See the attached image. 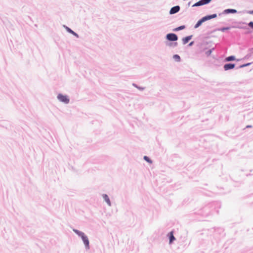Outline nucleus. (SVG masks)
<instances>
[{"label": "nucleus", "instance_id": "10", "mask_svg": "<svg viewBox=\"0 0 253 253\" xmlns=\"http://www.w3.org/2000/svg\"><path fill=\"white\" fill-rule=\"evenodd\" d=\"M224 12L225 13H235L237 12V10L234 9H227L224 10Z\"/></svg>", "mask_w": 253, "mask_h": 253}, {"label": "nucleus", "instance_id": "7", "mask_svg": "<svg viewBox=\"0 0 253 253\" xmlns=\"http://www.w3.org/2000/svg\"><path fill=\"white\" fill-rule=\"evenodd\" d=\"M235 65L234 64H226L224 66V69L225 70H228L229 69H233L235 67Z\"/></svg>", "mask_w": 253, "mask_h": 253}, {"label": "nucleus", "instance_id": "3", "mask_svg": "<svg viewBox=\"0 0 253 253\" xmlns=\"http://www.w3.org/2000/svg\"><path fill=\"white\" fill-rule=\"evenodd\" d=\"M57 98L61 102L65 103H68L69 102V99L66 95H63L62 94H59L57 96Z\"/></svg>", "mask_w": 253, "mask_h": 253}, {"label": "nucleus", "instance_id": "19", "mask_svg": "<svg viewBox=\"0 0 253 253\" xmlns=\"http://www.w3.org/2000/svg\"><path fill=\"white\" fill-rule=\"evenodd\" d=\"M229 29V27H226V28H223L222 29H221V31L224 32L225 30H228Z\"/></svg>", "mask_w": 253, "mask_h": 253}, {"label": "nucleus", "instance_id": "21", "mask_svg": "<svg viewBox=\"0 0 253 253\" xmlns=\"http://www.w3.org/2000/svg\"><path fill=\"white\" fill-rule=\"evenodd\" d=\"M251 127V126H247V127Z\"/></svg>", "mask_w": 253, "mask_h": 253}, {"label": "nucleus", "instance_id": "20", "mask_svg": "<svg viewBox=\"0 0 253 253\" xmlns=\"http://www.w3.org/2000/svg\"><path fill=\"white\" fill-rule=\"evenodd\" d=\"M249 64H246V65H242V66H241V67H245V66H247V65H249Z\"/></svg>", "mask_w": 253, "mask_h": 253}, {"label": "nucleus", "instance_id": "12", "mask_svg": "<svg viewBox=\"0 0 253 253\" xmlns=\"http://www.w3.org/2000/svg\"><path fill=\"white\" fill-rule=\"evenodd\" d=\"M66 30H67V31L68 32H69V33H70L72 34L73 35H74V36H76L77 37H78V34H76V33H75L73 31H72V30L71 29H70L69 28H68V27H66Z\"/></svg>", "mask_w": 253, "mask_h": 253}, {"label": "nucleus", "instance_id": "8", "mask_svg": "<svg viewBox=\"0 0 253 253\" xmlns=\"http://www.w3.org/2000/svg\"><path fill=\"white\" fill-rule=\"evenodd\" d=\"M169 244H171L174 240H175V238L173 236V233L172 231L170 232L169 234Z\"/></svg>", "mask_w": 253, "mask_h": 253}, {"label": "nucleus", "instance_id": "2", "mask_svg": "<svg viewBox=\"0 0 253 253\" xmlns=\"http://www.w3.org/2000/svg\"><path fill=\"white\" fill-rule=\"evenodd\" d=\"M216 16L217 15L216 14H213L211 15L206 16L203 17L201 19H200L197 22L196 24L195 25V28H197L198 27H199L205 21L210 20L212 18H215L216 17Z\"/></svg>", "mask_w": 253, "mask_h": 253}, {"label": "nucleus", "instance_id": "17", "mask_svg": "<svg viewBox=\"0 0 253 253\" xmlns=\"http://www.w3.org/2000/svg\"><path fill=\"white\" fill-rule=\"evenodd\" d=\"M248 25L250 27L253 29V22H250Z\"/></svg>", "mask_w": 253, "mask_h": 253}, {"label": "nucleus", "instance_id": "13", "mask_svg": "<svg viewBox=\"0 0 253 253\" xmlns=\"http://www.w3.org/2000/svg\"><path fill=\"white\" fill-rule=\"evenodd\" d=\"M235 60V58L233 56H230L226 58V61H234Z\"/></svg>", "mask_w": 253, "mask_h": 253}, {"label": "nucleus", "instance_id": "1", "mask_svg": "<svg viewBox=\"0 0 253 253\" xmlns=\"http://www.w3.org/2000/svg\"><path fill=\"white\" fill-rule=\"evenodd\" d=\"M73 231L77 234H78L79 236H80L82 238L86 248L87 249H89V241L88 240L87 236H85L83 232H81L78 230L74 229Z\"/></svg>", "mask_w": 253, "mask_h": 253}, {"label": "nucleus", "instance_id": "15", "mask_svg": "<svg viewBox=\"0 0 253 253\" xmlns=\"http://www.w3.org/2000/svg\"><path fill=\"white\" fill-rule=\"evenodd\" d=\"M173 58L174 59H175L176 61H180V56L178 55H174L173 56Z\"/></svg>", "mask_w": 253, "mask_h": 253}, {"label": "nucleus", "instance_id": "11", "mask_svg": "<svg viewBox=\"0 0 253 253\" xmlns=\"http://www.w3.org/2000/svg\"><path fill=\"white\" fill-rule=\"evenodd\" d=\"M191 39V36H188L183 39V42L184 44L187 43Z\"/></svg>", "mask_w": 253, "mask_h": 253}, {"label": "nucleus", "instance_id": "6", "mask_svg": "<svg viewBox=\"0 0 253 253\" xmlns=\"http://www.w3.org/2000/svg\"><path fill=\"white\" fill-rule=\"evenodd\" d=\"M180 7L179 6H175L171 8L169 13L171 14H174L179 11Z\"/></svg>", "mask_w": 253, "mask_h": 253}, {"label": "nucleus", "instance_id": "14", "mask_svg": "<svg viewBox=\"0 0 253 253\" xmlns=\"http://www.w3.org/2000/svg\"><path fill=\"white\" fill-rule=\"evenodd\" d=\"M144 159L150 164L152 163V161L147 156H145L144 157Z\"/></svg>", "mask_w": 253, "mask_h": 253}, {"label": "nucleus", "instance_id": "9", "mask_svg": "<svg viewBox=\"0 0 253 253\" xmlns=\"http://www.w3.org/2000/svg\"><path fill=\"white\" fill-rule=\"evenodd\" d=\"M103 198L109 206H111V202L108 196L106 194L103 195Z\"/></svg>", "mask_w": 253, "mask_h": 253}, {"label": "nucleus", "instance_id": "16", "mask_svg": "<svg viewBox=\"0 0 253 253\" xmlns=\"http://www.w3.org/2000/svg\"><path fill=\"white\" fill-rule=\"evenodd\" d=\"M185 28V26H181L180 27H178L177 28H176V29H175V31H179V30H182L183 29Z\"/></svg>", "mask_w": 253, "mask_h": 253}, {"label": "nucleus", "instance_id": "18", "mask_svg": "<svg viewBox=\"0 0 253 253\" xmlns=\"http://www.w3.org/2000/svg\"><path fill=\"white\" fill-rule=\"evenodd\" d=\"M211 50H209V51H208L207 52L206 54H207V55L208 56H209V55L211 54Z\"/></svg>", "mask_w": 253, "mask_h": 253}, {"label": "nucleus", "instance_id": "22", "mask_svg": "<svg viewBox=\"0 0 253 253\" xmlns=\"http://www.w3.org/2000/svg\"><path fill=\"white\" fill-rule=\"evenodd\" d=\"M251 13L253 14V11L251 12Z\"/></svg>", "mask_w": 253, "mask_h": 253}, {"label": "nucleus", "instance_id": "4", "mask_svg": "<svg viewBox=\"0 0 253 253\" xmlns=\"http://www.w3.org/2000/svg\"><path fill=\"white\" fill-rule=\"evenodd\" d=\"M211 0H201L195 3L193 6H199L209 3Z\"/></svg>", "mask_w": 253, "mask_h": 253}, {"label": "nucleus", "instance_id": "5", "mask_svg": "<svg viewBox=\"0 0 253 253\" xmlns=\"http://www.w3.org/2000/svg\"><path fill=\"white\" fill-rule=\"evenodd\" d=\"M167 38L170 41H175L177 40V36L175 34H168L167 35Z\"/></svg>", "mask_w": 253, "mask_h": 253}, {"label": "nucleus", "instance_id": "23", "mask_svg": "<svg viewBox=\"0 0 253 253\" xmlns=\"http://www.w3.org/2000/svg\"><path fill=\"white\" fill-rule=\"evenodd\" d=\"M192 42H191V43H190V45H192Z\"/></svg>", "mask_w": 253, "mask_h": 253}]
</instances>
